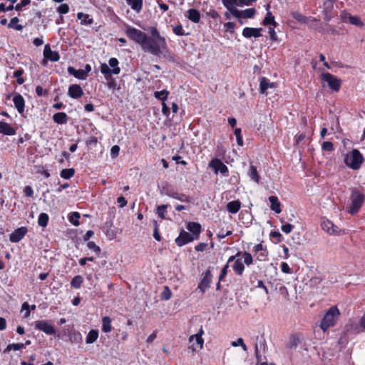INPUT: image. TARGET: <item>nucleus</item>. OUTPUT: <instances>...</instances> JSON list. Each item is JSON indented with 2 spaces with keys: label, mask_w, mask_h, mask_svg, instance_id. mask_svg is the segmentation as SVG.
<instances>
[{
  "label": "nucleus",
  "mask_w": 365,
  "mask_h": 365,
  "mask_svg": "<svg viewBox=\"0 0 365 365\" xmlns=\"http://www.w3.org/2000/svg\"><path fill=\"white\" fill-rule=\"evenodd\" d=\"M149 31L150 36L145 32L126 24L125 34L130 40L140 45L143 51L157 57H171L165 38L160 35L155 26L150 27Z\"/></svg>",
  "instance_id": "nucleus-1"
},
{
  "label": "nucleus",
  "mask_w": 365,
  "mask_h": 365,
  "mask_svg": "<svg viewBox=\"0 0 365 365\" xmlns=\"http://www.w3.org/2000/svg\"><path fill=\"white\" fill-rule=\"evenodd\" d=\"M119 61L116 58H110L108 60V65L106 63H101L100 69L101 73L108 81L107 86L110 89H115L116 82L112 76L118 75L120 73V68L118 66Z\"/></svg>",
  "instance_id": "nucleus-2"
},
{
  "label": "nucleus",
  "mask_w": 365,
  "mask_h": 365,
  "mask_svg": "<svg viewBox=\"0 0 365 365\" xmlns=\"http://www.w3.org/2000/svg\"><path fill=\"white\" fill-rule=\"evenodd\" d=\"M351 202L346 207V210L352 215H356L361 209L365 201V193L363 187H353L350 194Z\"/></svg>",
  "instance_id": "nucleus-3"
},
{
  "label": "nucleus",
  "mask_w": 365,
  "mask_h": 365,
  "mask_svg": "<svg viewBox=\"0 0 365 365\" xmlns=\"http://www.w3.org/2000/svg\"><path fill=\"white\" fill-rule=\"evenodd\" d=\"M340 315L339 309L336 307H330L324 314L320 323V328L325 332L329 327H334Z\"/></svg>",
  "instance_id": "nucleus-4"
},
{
  "label": "nucleus",
  "mask_w": 365,
  "mask_h": 365,
  "mask_svg": "<svg viewBox=\"0 0 365 365\" xmlns=\"http://www.w3.org/2000/svg\"><path fill=\"white\" fill-rule=\"evenodd\" d=\"M364 161V157L357 149H353L344 158V163L349 168L356 170H359Z\"/></svg>",
  "instance_id": "nucleus-5"
},
{
  "label": "nucleus",
  "mask_w": 365,
  "mask_h": 365,
  "mask_svg": "<svg viewBox=\"0 0 365 365\" xmlns=\"http://www.w3.org/2000/svg\"><path fill=\"white\" fill-rule=\"evenodd\" d=\"M322 79L328 83L329 88L335 92H338L341 86V81L330 73H323Z\"/></svg>",
  "instance_id": "nucleus-6"
},
{
  "label": "nucleus",
  "mask_w": 365,
  "mask_h": 365,
  "mask_svg": "<svg viewBox=\"0 0 365 365\" xmlns=\"http://www.w3.org/2000/svg\"><path fill=\"white\" fill-rule=\"evenodd\" d=\"M212 274L211 272V267H209L205 272L202 274V279L198 284L197 289L204 294L205 291L210 287L212 281Z\"/></svg>",
  "instance_id": "nucleus-7"
},
{
  "label": "nucleus",
  "mask_w": 365,
  "mask_h": 365,
  "mask_svg": "<svg viewBox=\"0 0 365 365\" xmlns=\"http://www.w3.org/2000/svg\"><path fill=\"white\" fill-rule=\"evenodd\" d=\"M252 251L257 261L267 262L269 260V251L267 247L263 245L262 243L255 245Z\"/></svg>",
  "instance_id": "nucleus-8"
},
{
  "label": "nucleus",
  "mask_w": 365,
  "mask_h": 365,
  "mask_svg": "<svg viewBox=\"0 0 365 365\" xmlns=\"http://www.w3.org/2000/svg\"><path fill=\"white\" fill-rule=\"evenodd\" d=\"M209 166L214 170L215 174L220 172L223 176L229 175V169L221 160L218 158H213L209 163Z\"/></svg>",
  "instance_id": "nucleus-9"
},
{
  "label": "nucleus",
  "mask_w": 365,
  "mask_h": 365,
  "mask_svg": "<svg viewBox=\"0 0 365 365\" xmlns=\"http://www.w3.org/2000/svg\"><path fill=\"white\" fill-rule=\"evenodd\" d=\"M34 328L36 330L41 331L47 335H53L56 334L54 327L49 324L46 320H38L34 322Z\"/></svg>",
  "instance_id": "nucleus-10"
},
{
  "label": "nucleus",
  "mask_w": 365,
  "mask_h": 365,
  "mask_svg": "<svg viewBox=\"0 0 365 365\" xmlns=\"http://www.w3.org/2000/svg\"><path fill=\"white\" fill-rule=\"evenodd\" d=\"M257 0H222V4L227 10L237 9V6H250Z\"/></svg>",
  "instance_id": "nucleus-11"
},
{
  "label": "nucleus",
  "mask_w": 365,
  "mask_h": 365,
  "mask_svg": "<svg viewBox=\"0 0 365 365\" xmlns=\"http://www.w3.org/2000/svg\"><path fill=\"white\" fill-rule=\"evenodd\" d=\"M228 11L235 18L252 19L256 14L255 8H249L242 11H240L237 9Z\"/></svg>",
  "instance_id": "nucleus-12"
},
{
  "label": "nucleus",
  "mask_w": 365,
  "mask_h": 365,
  "mask_svg": "<svg viewBox=\"0 0 365 365\" xmlns=\"http://www.w3.org/2000/svg\"><path fill=\"white\" fill-rule=\"evenodd\" d=\"M195 239V237H192L190 233L182 230L180 232L179 236L175 240V244L178 247H182L183 245L192 242Z\"/></svg>",
  "instance_id": "nucleus-13"
},
{
  "label": "nucleus",
  "mask_w": 365,
  "mask_h": 365,
  "mask_svg": "<svg viewBox=\"0 0 365 365\" xmlns=\"http://www.w3.org/2000/svg\"><path fill=\"white\" fill-rule=\"evenodd\" d=\"M43 56L44 63H46L47 60H49L52 62H56L60 59V55L58 52L56 51H52L49 44H46L44 46Z\"/></svg>",
  "instance_id": "nucleus-14"
},
{
  "label": "nucleus",
  "mask_w": 365,
  "mask_h": 365,
  "mask_svg": "<svg viewBox=\"0 0 365 365\" xmlns=\"http://www.w3.org/2000/svg\"><path fill=\"white\" fill-rule=\"evenodd\" d=\"M28 229L26 227H21L16 229L9 236L11 242L16 243L21 241L26 235Z\"/></svg>",
  "instance_id": "nucleus-15"
},
{
  "label": "nucleus",
  "mask_w": 365,
  "mask_h": 365,
  "mask_svg": "<svg viewBox=\"0 0 365 365\" xmlns=\"http://www.w3.org/2000/svg\"><path fill=\"white\" fill-rule=\"evenodd\" d=\"M262 28L245 27L242 30V36L247 38H250L252 37L259 38L262 36Z\"/></svg>",
  "instance_id": "nucleus-16"
},
{
  "label": "nucleus",
  "mask_w": 365,
  "mask_h": 365,
  "mask_svg": "<svg viewBox=\"0 0 365 365\" xmlns=\"http://www.w3.org/2000/svg\"><path fill=\"white\" fill-rule=\"evenodd\" d=\"M13 102L16 109L20 114L24 112L25 100L20 93H15L13 97Z\"/></svg>",
  "instance_id": "nucleus-17"
},
{
  "label": "nucleus",
  "mask_w": 365,
  "mask_h": 365,
  "mask_svg": "<svg viewBox=\"0 0 365 365\" xmlns=\"http://www.w3.org/2000/svg\"><path fill=\"white\" fill-rule=\"evenodd\" d=\"M187 229L191 232V235L195 237V240H197L200 237V234L202 231L201 225L195 222H190L187 224Z\"/></svg>",
  "instance_id": "nucleus-18"
},
{
  "label": "nucleus",
  "mask_w": 365,
  "mask_h": 365,
  "mask_svg": "<svg viewBox=\"0 0 365 365\" xmlns=\"http://www.w3.org/2000/svg\"><path fill=\"white\" fill-rule=\"evenodd\" d=\"M68 95L72 98L78 99L83 95V91L78 84H72L68 87Z\"/></svg>",
  "instance_id": "nucleus-19"
},
{
  "label": "nucleus",
  "mask_w": 365,
  "mask_h": 365,
  "mask_svg": "<svg viewBox=\"0 0 365 365\" xmlns=\"http://www.w3.org/2000/svg\"><path fill=\"white\" fill-rule=\"evenodd\" d=\"M233 262L234 264L232 266V270L236 275L242 276L245 269V264L242 261V258L240 257H236Z\"/></svg>",
  "instance_id": "nucleus-20"
},
{
  "label": "nucleus",
  "mask_w": 365,
  "mask_h": 365,
  "mask_svg": "<svg viewBox=\"0 0 365 365\" xmlns=\"http://www.w3.org/2000/svg\"><path fill=\"white\" fill-rule=\"evenodd\" d=\"M16 130L9 123L0 121V133L6 135H14Z\"/></svg>",
  "instance_id": "nucleus-21"
},
{
  "label": "nucleus",
  "mask_w": 365,
  "mask_h": 365,
  "mask_svg": "<svg viewBox=\"0 0 365 365\" xmlns=\"http://www.w3.org/2000/svg\"><path fill=\"white\" fill-rule=\"evenodd\" d=\"M236 257H241L243 258V263L246 264L247 266H250L254 263V259L252 255L248 252H240L238 251L235 255H233Z\"/></svg>",
  "instance_id": "nucleus-22"
},
{
  "label": "nucleus",
  "mask_w": 365,
  "mask_h": 365,
  "mask_svg": "<svg viewBox=\"0 0 365 365\" xmlns=\"http://www.w3.org/2000/svg\"><path fill=\"white\" fill-rule=\"evenodd\" d=\"M268 200L270 202V209L277 214L280 213L282 212L281 203L278 197L277 196L272 195L269 197Z\"/></svg>",
  "instance_id": "nucleus-23"
},
{
  "label": "nucleus",
  "mask_w": 365,
  "mask_h": 365,
  "mask_svg": "<svg viewBox=\"0 0 365 365\" xmlns=\"http://www.w3.org/2000/svg\"><path fill=\"white\" fill-rule=\"evenodd\" d=\"M322 230L329 234H336L337 227L333 224V222L329 220H324L321 224Z\"/></svg>",
  "instance_id": "nucleus-24"
},
{
  "label": "nucleus",
  "mask_w": 365,
  "mask_h": 365,
  "mask_svg": "<svg viewBox=\"0 0 365 365\" xmlns=\"http://www.w3.org/2000/svg\"><path fill=\"white\" fill-rule=\"evenodd\" d=\"M67 71L70 75L73 76L78 79L85 80L87 78V75L83 69L76 70L73 66H68Z\"/></svg>",
  "instance_id": "nucleus-25"
},
{
  "label": "nucleus",
  "mask_w": 365,
  "mask_h": 365,
  "mask_svg": "<svg viewBox=\"0 0 365 365\" xmlns=\"http://www.w3.org/2000/svg\"><path fill=\"white\" fill-rule=\"evenodd\" d=\"M269 4L267 6V14L264 19L262 21V24L264 26L272 25L274 27H277V23L274 21V16L272 15V12L269 10Z\"/></svg>",
  "instance_id": "nucleus-26"
},
{
  "label": "nucleus",
  "mask_w": 365,
  "mask_h": 365,
  "mask_svg": "<svg viewBox=\"0 0 365 365\" xmlns=\"http://www.w3.org/2000/svg\"><path fill=\"white\" fill-rule=\"evenodd\" d=\"M68 339L72 344H81L83 341L82 334L76 330H71L68 333Z\"/></svg>",
  "instance_id": "nucleus-27"
},
{
  "label": "nucleus",
  "mask_w": 365,
  "mask_h": 365,
  "mask_svg": "<svg viewBox=\"0 0 365 365\" xmlns=\"http://www.w3.org/2000/svg\"><path fill=\"white\" fill-rule=\"evenodd\" d=\"M128 5L135 11L137 14H139L143 6V0H125Z\"/></svg>",
  "instance_id": "nucleus-28"
},
{
  "label": "nucleus",
  "mask_w": 365,
  "mask_h": 365,
  "mask_svg": "<svg viewBox=\"0 0 365 365\" xmlns=\"http://www.w3.org/2000/svg\"><path fill=\"white\" fill-rule=\"evenodd\" d=\"M242 203L239 200L229 202L227 204V210L232 214L237 213L241 208Z\"/></svg>",
  "instance_id": "nucleus-29"
},
{
  "label": "nucleus",
  "mask_w": 365,
  "mask_h": 365,
  "mask_svg": "<svg viewBox=\"0 0 365 365\" xmlns=\"http://www.w3.org/2000/svg\"><path fill=\"white\" fill-rule=\"evenodd\" d=\"M274 87H275L274 83H270L269 79H267L265 77L261 78L260 83H259V91L261 93L264 94V93H266V91L269 88H274Z\"/></svg>",
  "instance_id": "nucleus-30"
},
{
  "label": "nucleus",
  "mask_w": 365,
  "mask_h": 365,
  "mask_svg": "<svg viewBox=\"0 0 365 365\" xmlns=\"http://www.w3.org/2000/svg\"><path fill=\"white\" fill-rule=\"evenodd\" d=\"M204 334V331L202 327H201L200 330L197 334L195 335H192L190 337L189 341L191 342L194 339H195L196 344L199 346V348L202 349L204 344V340L202 337V334Z\"/></svg>",
  "instance_id": "nucleus-31"
},
{
  "label": "nucleus",
  "mask_w": 365,
  "mask_h": 365,
  "mask_svg": "<svg viewBox=\"0 0 365 365\" xmlns=\"http://www.w3.org/2000/svg\"><path fill=\"white\" fill-rule=\"evenodd\" d=\"M53 120L57 124H65L68 121V115L64 112H58L53 115Z\"/></svg>",
  "instance_id": "nucleus-32"
},
{
  "label": "nucleus",
  "mask_w": 365,
  "mask_h": 365,
  "mask_svg": "<svg viewBox=\"0 0 365 365\" xmlns=\"http://www.w3.org/2000/svg\"><path fill=\"white\" fill-rule=\"evenodd\" d=\"M187 18L193 23H198L200 20V13L195 9H190L187 11Z\"/></svg>",
  "instance_id": "nucleus-33"
},
{
  "label": "nucleus",
  "mask_w": 365,
  "mask_h": 365,
  "mask_svg": "<svg viewBox=\"0 0 365 365\" xmlns=\"http://www.w3.org/2000/svg\"><path fill=\"white\" fill-rule=\"evenodd\" d=\"M333 3L330 2L329 4H324V19L326 21H329L333 18L332 10Z\"/></svg>",
  "instance_id": "nucleus-34"
},
{
  "label": "nucleus",
  "mask_w": 365,
  "mask_h": 365,
  "mask_svg": "<svg viewBox=\"0 0 365 365\" xmlns=\"http://www.w3.org/2000/svg\"><path fill=\"white\" fill-rule=\"evenodd\" d=\"M112 320L109 317H103L102 318V331L105 333H109L112 331Z\"/></svg>",
  "instance_id": "nucleus-35"
},
{
  "label": "nucleus",
  "mask_w": 365,
  "mask_h": 365,
  "mask_svg": "<svg viewBox=\"0 0 365 365\" xmlns=\"http://www.w3.org/2000/svg\"><path fill=\"white\" fill-rule=\"evenodd\" d=\"M19 19L16 16L11 19L9 23L8 24V28L14 29L16 31H21L23 30L24 26L21 24H19Z\"/></svg>",
  "instance_id": "nucleus-36"
},
{
  "label": "nucleus",
  "mask_w": 365,
  "mask_h": 365,
  "mask_svg": "<svg viewBox=\"0 0 365 365\" xmlns=\"http://www.w3.org/2000/svg\"><path fill=\"white\" fill-rule=\"evenodd\" d=\"M248 175L250 178L254 180L255 182L259 183L260 180V176L257 172V168L251 165L248 171Z\"/></svg>",
  "instance_id": "nucleus-37"
},
{
  "label": "nucleus",
  "mask_w": 365,
  "mask_h": 365,
  "mask_svg": "<svg viewBox=\"0 0 365 365\" xmlns=\"http://www.w3.org/2000/svg\"><path fill=\"white\" fill-rule=\"evenodd\" d=\"M98 331L97 329H91L86 336V343L93 344L98 339Z\"/></svg>",
  "instance_id": "nucleus-38"
},
{
  "label": "nucleus",
  "mask_w": 365,
  "mask_h": 365,
  "mask_svg": "<svg viewBox=\"0 0 365 365\" xmlns=\"http://www.w3.org/2000/svg\"><path fill=\"white\" fill-rule=\"evenodd\" d=\"M77 17L78 19L81 20V24L91 25L93 23V19L87 14L78 12L77 14Z\"/></svg>",
  "instance_id": "nucleus-39"
},
{
  "label": "nucleus",
  "mask_w": 365,
  "mask_h": 365,
  "mask_svg": "<svg viewBox=\"0 0 365 365\" xmlns=\"http://www.w3.org/2000/svg\"><path fill=\"white\" fill-rule=\"evenodd\" d=\"M83 283V277L81 275H76L71 281V287L74 289H79Z\"/></svg>",
  "instance_id": "nucleus-40"
},
{
  "label": "nucleus",
  "mask_w": 365,
  "mask_h": 365,
  "mask_svg": "<svg viewBox=\"0 0 365 365\" xmlns=\"http://www.w3.org/2000/svg\"><path fill=\"white\" fill-rule=\"evenodd\" d=\"M49 220V216L45 212H42L39 215L38 218V224L40 227H45L47 226Z\"/></svg>",
  "instance_id": "nucleus-41"
},
{
  "label": "nucleus",
  "mask_w": 365,
  "mask_h": 365,
  "mask_svg": "<svg viewBox=\"0 0 365 365\" xmlns=\"http://www.w3.org/2000/svg\"><path fill=\"white\" fill-rule=\"evenodd\" d=\"M75 174V170L73 168H66L63 169L60 173V176L66 180L71 178Z\"/></svg>",
  "instance_id": "nucleus-42"
},
{
  "label": "nucleus",
  "mask_w": 365,
  "mask_h": 365,
  "mask_svg": "<svg viewBox=\"0 0 365 365\" xmlns=\"http://www.w3.org/2000/svg\"><path fill=\"white\" fill-rule=\"evenodd\" d=\"M81 218V215L78 212H73L68 216V220L71 223H72L75 226L79 225V219Z\"/></svg>",
  "instance_id": "nucleus-43"
},
{
  "label": "nucleus",
  "mask_w": 365,
  "mask_h": 365,
  "mask_svg": "<svg viewBox=\"0 0 365 365\" xmlns=\"http://www.w3.org/2000/svg\"><path fill=\"white\" fill-rule=\"evenodd\" d=\"M300 337L298 334H292L289 338V348H296L300 343Z\"/></svg>",
  "instance_id": "nucleus-44"
},
{
  "label": "nucleus",
  "mask_w": 365,
  "mask_h": 365,
  "mask_svg": "<svg viewBox=\"0 0 365 365\" xmlns=\"http://www.w3.org/2000/svg\"><path fill=\"white\" fill-rule=\"evenodd\" d=\"M170 92L167 90H162L160 91H155L154 93V96L162 101V102H165V101L167 100L168 97V95H169Z\"/></svg>",
  "instance_id": "nucleus-45"
},
{
  "label": "nucleus",
  "mask_w": 365,
  "mask_h": 365,
  "mask_svg": "<svg viewBox=\"0 0 365 365\" xmlns=\"http://www.w3.org/2000/svg\"><path fill=\"white\" fill-rule=\"evenodd\" d=\"M349 23L359 28H362L364 26V22L361 20L359 17L356 16L351 15L350 19L349 20Z\"/></svg>",
  "instance_id": "nucleus-46"
},
{
  "label": "nucleus",
  "mask_w": 365,
  "mask_h": 365,
  "mask_svg": "<svg viewBox=\"0 0 365 365\" xmlns=\"http://www.w3.org/2000/svg\"><path fill=\"white\" fill-rule=\"evenodd\" d=\"M24 348H25V344H23V343H17V344L13 343V344H9L6 346V348L4 350V352L9 351L11 349H13L14 351H18V350H21Z\"/></svg>",
  "instance_id": "nucleus-47"
},
{
  "label": "nucleus",
  "mask_w": 365,
  "mask_h": 365,
  "mask_svg": "<svg viewBox=\"0 0 365 365\" xmlns=\"http://www.w3.org/2000/svg\"><path fill=\"white\" fill-rule=\"evenodd\" d=\"M168 207V205H162L157 207L156 213L160 219H165V212H166Z\"/></svg>",
  "instance_id": "nucleus-48"
},
{
  "label": "nucleus",
  "mask_w": 365,
  "mask_h": 365,
  "mask_svg": "<svg viewBox=\"0 0 365 365\" xmlns=\"http://www.w3.org/2000/svg\"><path fill=\"white\" fill-rule=\"evenodd\" d=\"M292 16L294 19H296L297 21L302 23V24H307L308 21V18L303 14H302L299 12H293Z\"/></svg>",
  "instance_id": "nucleus-49"
},
{
  "label": "nucleus",
  "mask_w": 365,
  "mask_h": 365,
  "mask_svg": "<svg viewBox=\"0 0 365 365\" xmlns=\"http://www.w3.org/2000/svg\"><path fill=\"white\" fill-rule=\"evenodd\" d=\"M173 31L175 35L179 36L187 35V34L185 32V30L183 29V27L180 24H178V25L173 26Z\"/></svg>",
  "instance_id": "nucleus-50"
},
{
  "label": "nucleus",
  "mask_w": 365,
  "mask_h": 365,
  "mask_svg": "<svg viewBox=\"0 0 365 365\" xmlns=\"http://www.w3.org/2000/svg\"><path fill=\"white\" fill-rule=\"evenodd\" d=\"M235 24L234 22H227L223 25L225 32L230 33L231 34L235 33Z\"/></svg>",
  "instance_id": "nucleus-51"
},
{
  "label": "nucleus",
  "mask_w": 365,
  "mask_h": 365,
  "mask_svg": "<svg viewBox=\"0 0 365 365\" xmlns=\"http://www.w3.org/2000/svg\"><path fill=\"white\" fill-rule=\"evenodd\" d=\"M241 133H242L241 128H237L235 129L234 134L236 137L237 143L239 146H242L244 144Z\"/></svg>",
  "instance_id": "nucleus-52"
},
{
  "label": "nucleus",
  "mask_w": 365,
  "mask_h": 365,
  "mask_svg": "<svg viewBox=\"0 0 365 365\" xmlns=\"http://www.w3.org/2000/svg\"><path fill=\"white\" fill-rule=\"evenodd\" d=\"M87 247L88 249L93 250L97 255L101 254V250L99 246H98L94 242L88 241L87 243Z\"/></svg>",
  "instance_id": "nucleus-53"
},
{
  "label": "nucleus",
  "mask_w": 365,
  "mask_h": 365,
  "mask_svg": "<svg viewBox=\"0 0 365 365\" xmlns=\"http://www.w3.org/2000/svg\"><path fill=\"white\" fill-rule=\"evenodd\" d=\"M175 190L173 189V187H172V185H170L168 182H165V184L163 185L162 187V192L168 195V196H170V194L174 191Z\"/></svg>",
  "instance_id": "nucleus-54"
},
{
  "label": "nucleus",
  "mask_w": 365,
  "mask_h": 365,
  "mask_svg": "<svg viewBox=\"0 0 365 365\" xmlns=\"http://www.w3.org/2000/svg\"><path fill=\"white\" fill-rule=\"evenodd\" d=\"M270 238L272 240H275L276 243H279L282 242V235L279 232L277 231H272L270 232Z\"/></svg>",
  "instance_id": "nucleus-55"
},
{
  "label": "nucleus",
  "mask_w": 365,
  "mask_h": 365,
  "mask_svg": "<svg viewBox=\"0 0 365 365\" xmlns=\"http://www.w3.org/2000/svg\"><path fill=\"white\" fill-rule=\"evenodd\" d=\"M69 6L68 4H61L59 5L56 10L61 14H66L69 12Z\"/></svg>",
  "instance_id": "nucleus-56"
},
{
  "label": "nucleus",
  "mask_w": 365,
  "mask_h": 365,
  "mask_svg": "<svg viewBox=\"0 0 365 365\" xmlns=\"http://www.w3.org/2000/svg\"><path fill=\"white\" fill-rule=\"evenodd\" d=\"M172 292L168 286L164 287V290L161 294V299L163 300H168L171 298Z\"/></svg>",
  "instance_id": "nucleus-57"
},
{
  "label": "nucleus",
  "mask_w": 365,
  "mask_h": 365,
  "mask_svg": "<svg viewBox=\"0 0 365 365\" xmlns=\"http://www.w3.org/2000/svg\"><path fill=\"white\" fill-rule=\"evenodd\" d=\"M322 149L324 151L331 152L334 150V145L330 141H324L322 145Z\"/></svg>",
  "instance_id": "nucleus-58"
},
{
  "label": "nucleus",
  "mask_w": 365,
  "mask_h": 365,
  "mask_svg": "<svg viewBox=\"0 0 365 365\" xmlns=\"http://www.w3.org/2000/svg\"><path fill=\"white\" fill-rule=\"evenodd\" d=\"M154 223V232H153V237L158 242L161 241L162 237L159 233L158 230V225L156 220L153 221Z\"/></svg>",
  "instance_id": "nucleus-59"
},
{
  "label": "nucleus",
  "mask_w": 365,
  "mask_h": 365,
  "mask_svg": "<svg viewBox=\"0 0 365 365\" xmlns=\"http://www.w3.org/2000/svg\"><path fill=\"white\" fill-rule=\"evenodd\" d=\"M31 3V0H21V2L15 6V10L16 11H21L22 8L29 5Z\"/></svg>",
  "instance_id": "nucleus-60"
},
{
  "label": "nucleus",
  "mask_w": 365,
  "mask_h": 365,
  "mask_svg": "<svg viewBox=\"0 0 365 365\" xmlns=\"http://www.w3.org/2000/svg\"><path fill=\"white\" fill-rule=\"evenodd\" d=\"M235 257H234V256H230L228 258V260H227L226 264L221 269V272L222 273H224L226 275L227 274L228 269H229V264H230V263L232 262L235 260Z\"/></svg>",
  "instance_id": "nucleus-61"
},
{
  "label": "nucleus",
  "mask_w": 365,
  "mask_h": 365,
  "mask_svg": "<svg viewBox=\"0 0 365 365\" xmlns=\"http://www.w3.org/2000/svg\"><path fill=\"white\" fill-rule=\"evenodd\" d=\"M294 228V225L289 224V223H286L284 225H282V227H281V230L283 232H284L285 234H289L292 230Z\"/></svg>",
  "instance_id": "nucleus-62"
},
{
  "label": "nucleus",
  "mask_w": 365,
  "mask_h": 365,
  "mask_svg": "<svg viewBox=\"0 0 365 365\" xmlns=\"http://www.w3.org/2000/svg\"><path fill=\"white\" fill-rule=\"evenodd\" d=\"M351 16V15L346 11H342L340 14V19L341 21L345 23L349 22V20L350 19Z\"/></svg>",
  "instance_id": "nucleus-63"
},
{
  "label": "nucleus",
  "mask_w": 365,
  "mask_h": 365,
  "mask_svg": "<svg viewBox=\"0 0 365 365\" xmlns=\"http://www.w3.org/2000/svg\"><path fill=\"white\" fill-rule=\"evenodd\" d=\"M120 152V147L117 145H113L110 149V156L115 158L118 156Z\"/></svg>",
  "instance_id": "nucleus-64"
}]
</instances>
